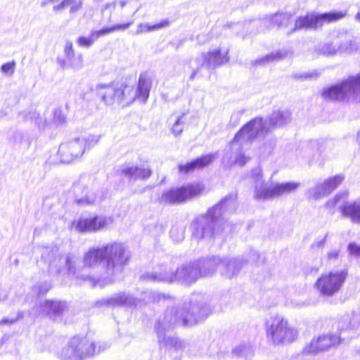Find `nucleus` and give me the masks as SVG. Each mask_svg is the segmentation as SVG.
I'll list each match as a JSON object with an SVG mask.
<instances>
[{"label":"nucleus","mask_w":360,"mask_h":360,"mask_svg":"<svg viewBox=\"0 0 360 360\" xmlns=\"http://www.w3.org/2000/svg\"><path fill=\"white\" fill-rule=\"evenodd\" d=\"M105 253V276L96 278L92 276L80 274L75 268L77 261L75 255L65 256L58 253L57 248H46L42 252V258L49 263L50 271L60 274L66 270L68 276L76 284L89 283L94 287H103L112 283L121 275L124 266L129 263L130 255L121 243L113 242L103 245Z\"/></svg>","instance_id":"nucleus-1"},{"label":"nucleus","mask_w":360,"mask_h":360,"mask_svg":"<svg viewBox=\"0 0 360 360\" xmlns=\"http://www.w3.org/2000/svg\"><path fill=\"white\" fill-rule=\"evenodd\" d=\"M210 309L205 302V297L200 293L192 295L189 303H185L183 309L168 308L156 323L155 330L161 345L169 349L180 351L185 347L183 341L177 338L166 336V332L176 326H191L207 317Z\"/></svg>","instance_id":"nucleus-2"},{"label":"nucleus","mask_w":360,"mask_h":360,"mask_svg":"<svg viewBox=\"0 0 360 360\" xmlns=\"http://www.w3.org/2000/svg\"><path fill=\"white\" fill-rule=\"evenodd\" d=\"M291 120V113L289 110L274 111L269 120H264L257 117L250 120L235 135L230 143V153H226L223 158L224 163L229 166L238 165L243 166L248 160L242 151V145L250 142L258 136L267 133L271 127H283Z\"/></svg>","instance_id":"nucleus-3"},{"label":"nucleus","mask_w":360,"mask_h":360,"mask_svg":"<svg viewBox=\"0 0 360 360\" xmlns=\"http://www.w3.org/2000/svg\"><path fill=\"white\" fill-rule=\"evenodd\" d=\"M236 195L226 196L205 214L197 216L191 224L192 238L197 241H209L221 233L224 228L220 218L226 212L236 209Z\"/></svg>","instance_id":"nucleus-4"},{"label":"nucleus","mask_w":360,"mask_h":360,"mask_svg":"<svg viewBox=\"0 0 360 360\" xmlns=\"http://www.w3.org/2000/svg\"><path fill=\"white\" fill-rule=\"evenodd\" d=\"M199 267V264L195 262H186L179 266L174 272L167 266H162L158 270L143 274L141 276V279L146 281L168 283L179 282L190 285L200 278Z\"/></svg>","instance_id":"nucleus-5"},{"label":"nucleus","mask_w":360,"mask_h":360,"mask_svg":"<svg viewBox=\"0 0 360 360\" xmlns=\"http://www.w3.org/2000/svg\"><path fill=\"white\" fill-rule=\"evenodd\" d=\"M252 177L255 180V184L254 198L259 200L278 198L295 191L300 186V183L293 181L276 184L272 186H267L264 184L262 169L259 167L252 171Z\"/></svg>","instance_id":"nucleus-6"},{"label":"nucleus","mask_w":360,"mask_h":360,"mask_svg":"<svg viewBox=\"0 0 360 360\" xmlns=\"http://www.w3.org/2000/svg\"><path fill=\"white\" fill-rule=\"evenodd\" d=\"M266 334L268 340L275 345L292 343L298 337L297 330L281 315L271 318L266 323Z\"/></svg>","instance_id":"nucleus-7"},{"label":"nucleus","mask_w":360,"mask_h":360,"mask_svg":"<svg viewBox=\"0 0 360 360\" xmlns=\"http://www.w3.org/2000/svg\"><path fill=\"white\" fill-rule=\"evenodd\" d=\"M105 348L101 345L96 348L95 343L86 338L75 337L61 349L59 356L61 360H82L98 354Z\"/></svg>","instance_id":"nucleus-8"},{"label":"nucleus","mask_w":360,"mask_h":360,"mask_svg":"<svg viewBox=\"0 0 360 360\" xmlns=\"http://www.w3.org/2000/svg\"><path fill=\"white\" fill-rule=\"evenodd\" d=\"M324 98L337 101H360V75L352 76L341 83L323 90Z\"/></svg>","instance_id":"nucleus-9"},{"label":"nucleus","mask_w":360,"mask_h":360,"mask_svg":"<svg viewBox=\"0 0 360 360\" xmlns=\"http://www.w3.org/2000/svg\"><path fill=\"white\" fill-rule=\"evenodd\" d=\"M347 11H334L317 14L309 13L303 16L298 17L292 27L286 32L290 34L293 32L300 30H316L323 26L325 23L335 22L345 17Z\"/></svg>","instance_id":"nucleus-10"},{"label":"nucleus","mask_w":360,"mask_h":360,"mask_svg":"<svg viewBox=\"0 0 360 360\" xmlns=\"http://www.w3.org/2000/svg\"><path fill=\"white\" fill-rule=\"evenodd\" d=\"M150 85L151 81L146 73L140 75L136 89L133 86L120 85L119 104L128 105L136 99L145 103L149 96Z\"/></svg>","instance_id":"nucleus-11"},{"label":"nucleus","mask_w":360,"mask_h":360,"mask_svg":"<svg viewBox=\"0 0 360 360\" xmlns=\"http://www.w3.org/2000/svg\"><path fill=\"white\" fill-rule=\"evenodd\" d=\"M347 275L346 269L330 271L322 274L316 280L314 286L321 296L330 297L341 290Z\"/></svg>","instance_id":"nucleus-12"},{"label":"nucleus","mask_w":360,"mask_h":360,"mask_svg":"<svg viewBox=\"0 0 360 360\" xmlns=\"http://www.w3.org/2000/svg\"><path fill=\"white\" fill-rule=\"evenodd\" d=\"M75 202L81 206L92 205L101 200V195L95 186L94 179L82 176L73 186Z\"/></svg>","instance_id":"nucleus-13"},{"label":"nucleus","mask_w":360,"mask_h":360,"mask_svg":"<svg viewBox=\"0 0 360 360\" xmlns=\"http://www.w3.org/2000/svg\"><path fill=\"white\" fill-rule=\"evenodd\" d=\"M229 49L226 47H219L210 50L207 53H202L191 61L193 70L191 79H193L200 68H216L229 60L228 56Z\"/></svg>","instance_id":"nucleus-14"},{"label":"nucleus","mask_w":360,"mask_h":360,"mask_svg":"<svg viewBox=\"0 0 360 360\" xmlns=\"http://www.w3.org/2000/svg\"><path fill=\"white\" fill-rule=\"evenodd\" d=\"M204 191L205 186L202 184H187L165 191L162 195L160 202L168 205L180 204L200 196Z\"/></svg>","instance_id":"nucleus-15"},{"label":"nucleus","mask_w":360,"mask_h":360,"mask_svg":"<svg viewBox=\"0 0 360 360\" xmlns=\"http://www.w3.org/2000/svg\"><path fill=\"white\" fill-rule=\"evenodd\" d=\"M113 224L112 216L94 214L75 220L72 227L78 233H98L110 229Z\"/></svg>","instance_id":"nucleus-16"},{"label":"nucleus","mask_w":360,"mask_h":360,"mask_svg":"<svg viewBox=\"0 0 360 360\" xmlns=\"http://www.w3.org/2000/svg\"><path fill=\"white\" fill-rule=\"evenodd\" d=\"M347 198V193L337 194L327 202L326 206L328 208H334L339 205V209L343 217H349L354 223L360 224V201L345 204Z\"/></svg>","instance_id":"nucleus-17"},{"label":"nucleus","mask_w":360,"mask_h":360,"mask_svg":"<svg viewBox=\"0 0 360 360\" xmlns=\"http://www.w3.org/2000/svg\"><path fill=\"white\" fill-rule=\"evenodd\" d=\"M84 151L85 146L79 141V138H75L62 143L58 153L62 162L70 163L81 158Z\"/></svg>","instance_id":"nucleus-18"},{"label":"nucleus","mask_w":360,"mask_h":360,"mask_svg":"<svg viewBox=\"0 0 360 360\" xmlns=\"http://www.w3.org/2000/svg\"><path fill=\"white\" fill-rule=\"evenodd\" d=\"M344 179L345 176L342 174L326 179L323 183L317 184L314 187L309 189L308 196L309 198L319 199L328 195L336 189Z\"/></svg>","instance_id":"nucleus-19"},{"label":"nucleus","mask_w":360,"mask_h":360,"mask_svg":"<svg viewBox=\"0 0 360 360\" xmlns=\"http://www.w3.org/2000/svg\"><path fill=\"white\" fill-rule=\"evenodd\" d=\"M345 338H341L335 335H324L314 338L303 350L304 354H314L320 352L327 350L330 347L335 346L340 342V340Z\"/></svg>","instance_id":"nucleus-20"},{"label":"nucleus","mask_w":360,"mask_h":360,"mask_svg":"<svg viewBox=\"0 0 360 360\" xmlns=\"http://www.w3.org/2000/svg\"><path fill=\"white\" fill-rule=\"evenodd\" d=\"M77 259L78 257L75 255ZM79 259H77L75 268L76 271L78 272L80 271V274H83L84 276H88L84 274L85 268H96L99 265H101L105 261V253H104V247L103 245L97 248H91L89 250L84 253L83 257V264L84 266L81 268H77V264Z\"/></svg>","instance_id":"nucleus-21"},{"label":"nucleus","mask_w":360,"mask_h":360,"mask_svg":"<svg viewBox=\"0 0 360 360\" xmlns=\"http://www.w3.org/2000/svg\"><path fill=\"white\" fill-rule=\"evenodd\" d=\"M96 305L98 307H115L120 306H134L141 307V302L140 300H137L131 295H126L124 293H119L110 297L103 298L96 302Z\"/></svg>","instance_id":"nucleus-22"},{"label":"nucleus","mask_w":360,"mask_h":360,"mask_svg":"<svg viewBox=\"0 0 360 360\" xmlns=\"http://www.w3.org/2000/svg\"><path fill=\"white\" fill-rule=\"evenodd\" d=\"M120 86L115 84H98L96 86L97 95L108 105L119 104Z\"/></svg>","instance_id":"nucleus-23"},{"label":"nucleus","mask_w":360,"mask_h":360,"mask_svg":"<svg viewBox=\"0 0 360 360\" xmlns=\"http://www.w3.org/2000/svg\"><path fill=\"white\" fill-rule=\"evenodd\" d=\"M244 264L245 262L241 259H221L219 271L224 276L231 278L239 273Z\"/></svg>","instance_id":"nucleus-24"},{"label":"nucleus","mask_w":360,"mask_h":360,"mask_svg":"<svg viewBox=\"0 0 360 360\" xmlns=\"http://www.w3.org/2000/svg\"><path fill=\"white\" fill-rule=\"evenodd\" d=\"M291 20L292 17L288 13H276L263 19L261 23L266 27V30L271 29L274 26H276L279 29L288 28L291 22Z\"/></svg>","instance_id":"nucleus-25"},{"label":"nucleus","mask_w":360,"mask_h":360,"mask_svg":"<svg viewBox=\"0 0 360 360\" xmlns=\"http://www.w3.org/2000/svg\"><path fill=\"white\" fill-rule=\"evenodd\" d=\"M292 51L290 49H283L275 52H272L265 56L261 57L254 60L252 64L255 66L264 65L269 63L278 62L291 57Z\"/></svg>","instance_id":"nucleus-26"},{"label":"nucleus","mask_w":360,"mask_h":360,"mask_svg":"<svg viewBox=\"0 0 360 360\" xmlns=\"http://www.w3.org/2000/svg\"><path fill=\"white\" fill-rule=\"evenodd\" d=\"M65 305L64 302L58 300L40 301L38 310L39 314L49 316H60Z\"/></svg>","instance_id":"nucleus-27"},{"label":"nucleus","mask_w":360,"mask_h":360,"mask_svg":"<svg viewBox=\"0 0 360 360\" xmlns=\"http://www.w3.org/2000/svg\"><path fill=\"white\" fill-rule=\"evenodd\" d=\"M221 262V259L217 256L196 261L195 263L200 266V277L212 275L217 268L220 269Z\"/></svg>","instance_id":"nucleus-28"},{"label":"nucleus","mask_w":360,"mask_h":360,"mask_svg":"<svg viewBox=\"0 0 360 360\" xmlns=\"http://www.w3.org/2000/svg\"><path fill=\"white\" fill-rule=\"evenodd\" d=\"M214 155L209 154L201 156L195 160L185 165H179V169L180 172L187 173L196 168H202L210 164L214 158Z\"/></svg>","instance_id":"nucleus-29"},{"label":"nucleus","mask_w":360,"mask_h":360,"mask_svg":"<svg viewBox=\"0 0 360 360\" xmlns=\"http://www.w3.org/2000/svg\"><path fill=\"white\" fill-rule=\"evenodd\" d=\"M340 54L352 55L360 51V43L356 38L338 41Z\"/></svg>","instance_id":"nucleus-30"},{"label":"nucleus","mask_w":360,"mask_h":360,"mask_svg":"<svg viewBox=\"0 0 360 360\" xmlns=\"http://www.w3.org/2000/svg\"><path fill=\"white\" fill-rule=\"evenodd\" d=\"M133 23V21H130L124 24H117L111 27H103L99 30H92L93 36L97 40L99 37L107 35L115 31L125 30L129 28Z\"/></svg>","instance_id":"nucleus-31"},{"label":"nucleus","mask_w":360,"mask_h":360,"mask_svg":"<svg viewBox=\"0 0 360 360\" xmlns=\"http://www.w3.org/2000/svg\"><path fill=\"white\" fill-rule=\"evenodd\" d=\"M169 22L167 20H164L159 23L150 25L148 23H140L137 26L136 34H141L143 32H150L155 30H158L163 27L169 26Z\"/></svg>","instance_id":"nucleus-32"},{"label":"nucleus","mask_w":360,"mask_h":360,"mask_svg":"<svg viewBox=\"0 0 360 360\" xmlns=\"http://www.w3.org/2000/svg\"><path fill=\"white\" fill-rule=\"evenodd\" d=\"M321 53L325 56H334L340 54L338 41L336 43H326L322 46Z\"/></svg>","instance_id":"nucleus-33"},{"label":"nucleus","mask_w":360,"mask_h":360,"mask_svg":"<svg viewBox=\"0 0 360 360\" xmlns=\"http://www.w3.org/2000/svg\"><path fill=\"white\" fill-rule=\"evenodd\" d=\"M252 348L248 344H241L235 347L233 350V354L236 356L247 357L249 355L252 354Z\"/></svg>","instance_id":"nucleus-34"},{"label":"nucleus","mask_w":360,"mask_h":360,"mask_svg":"<svg viewBox=\"0 0 360 360\" xmlns=\"http://www.w3.org/2000/svg\"><path fill=\"white\" fill-rule=\"evenodd\" d=\"M100 135L89 134L86 137L79 138V141L82 142L86 149H89L96 146L100 141Z\"/></svg>","instance_id":"nucleus-35"},{"label":"nucleus","mask_w":360,"mask_h":360,"mask_svg":"<svg viewBox=\"0 0 360 360\" xmlns=\"http://www.w3.org/2000/svg\"><path fill=\"white\" fill-rule=\"evenodd\" d=\"M96 41V39L95 37H94L93 32L91 31L89 36H88V37H84V36L79 37L77 39L76 42H77V45L80 47L89 48L90 46H91L94 44V43Z\"/></svg>","instance_id":"nucleus-36"},{"label":"nucleus","mask_w":360,"mask_h":360,"mask_svg":"<svg viewBox=\"0 0 360 360\" xmlns=\"http://www.w3.org/2000/svg\"><path fill=\"white\" fill-rule=\"evenodd\" d=\"M185 116V113H183L180 117H179L175 121L174 124L172 126V131L175 136L180 135L184 127V122L182 120L183 117Z\"/></svg>","instance_id":"nucleus-37"},{"label":"nucleus","mask_w":360,"mask_h":360,"mask_svg":"<svg viewBox=\"0 0 360 360\" xmlns=\"http://www.w3.org/2000/svg\"><path fill=\"white\" fill-rule=\"evenodd\" d=\"M70 65L76 70H79L83 66V56L82 53L75 54L72 58L68 60Z\"/></svg>","instance_id":"nucleus-38"},{"label":"nucleus","mask_w":360,"mask_h":360,"mask_svg":"<svg viewBox=\"0 0 360 360\" xmlns=\"http://www.w3.org/2000/svg\"><path fill=\"white\" fill-rule=\"evenodd\" d=\"M51 284L48 282H44L34 286L32 289L34 293H37L38 295H44L51 288Z\"/></svg>","instance_id":"nucleus-39"},{"label":"nucleus","mask_w":360,"mask_h":360,"mask_svg":"<svg viewBox=\"0 0 360 360\" xmlns=\"http://www.w3.org/2000/svg\"><path fill=\"white\" fill-rule=\"evenodd\" d=\"M136 166L127 165L122 169V174L130 179L136 180Z\"/></svg>","instance_id":"nucleus-40"},{"label":"nucleus","mask_w":360,"mask_h":360,"mask_svg":"<svg viewBox=\"0 0 360 360\" xmlns=\"http://www.w3.org/2000/svg\"><path fill=\"white\" fill-rule=\"evenodd\" d=\"M24 316V312L20 311L18 312V314L15 317H6L4 318L0 321V326L6 325V324H13L16 323L19 319H22Z\"/></svg>","instance_id":"nucleus-41"},{"label":"nucleus","mask_w":360,"mask_h":360,"mask_svg":"<svg viewBox=\"0 0 360 360\" xmlns=\"http://www.w3.org/2000/svg\"><path fill=\"white\" fill-rule=\"evenodd\" d=\"M136 179H146L149 177L151 174V171L148 167H139L136 166Z\"/></svg>","instance_id":"nucleus-42"},{"label":"nucleus","mask_w":360,"mask_h":360,"mask_svg":"<svg viewBox=\"0 0 360 360\" xmlns=\"http://www.w3.org/2000/svg\"><path fill=\"white\" fill-rule=\"evenodd\" d=\"M64 53L68 60L72 58L75 55V52L73 49L72 42L70 41H66L64 46Z\"/></svg>","instance_id":"nucleus-43"},{"label":"nucleus","mask_w":360,"mask_h":360,"mask_svg":"<svg viewBox=\"0 0 360 360\" xmlns=\"http://www.w3.org/2000/svg\"><path fill=\"white\" fill-rule=\"evenodd\" d=\"M15 62L14 60L4 63L1 67V70L3 73L6 75H13L15 71Z\"/></svg>","instance_id":"nucleus-44"},{"label":"nucleus","mask_w":360,"mask_h":360,"mask_svg":"<svg viewBox=\"0 0 360 360\" xmlns=\"http://www.w3.org/2000/svg\"><path fill=\"white\" fill-rule=\"evenodd\" d=\"M352 327H354V326L351 325L349 318L348 316L343 317L338 321V328L340 331L346 330Z\"/></svg>","instance_id":"nucleus-45"},{"label":"nucleus","mask_w":360,"mask_h":360,"mask_svg":"<svg viewBox=\"0 0 360 360\" xmlns=\"http://www.w3.org/2000/svg\"><path fill=\"white\" fill-rule=\"evenodd\" d=\"M68 6H70V13H75L78 11L82 6V0H68Z\"/></svg>","instance_id":"nucleus-46"},{"label":"nucleus","mask_w":360,"mask_h":360,"mask_svg":"<svg viewBox=\"0 0 360 360\" xmlns=\"http://www.w3.org/2000/svg\"><path fill=\"white\" fill-rule=\"evenodd\" d=\"M340 255V250L333 249L328 252L326 255V259L328 262L331 263L335 262Z\"/></svg>","instance_id":"nucleus-47"},{"label":"nucleus","mask_w":360,"mask_h":360,"mask_svg":"<svg viewBox=\"0 0 360 360\" xmlns=\"http://www.w3.org/2000/svg\"><path fill=\"white\" fill-rule=\"evenodd\" d=\"M348 250L351 255L359 257H360V245L354 243H351L348 245Z\"/></svg>","instance_id":"nucleus-48"},{"label":"nucleus","mask_w":360,"mask_h":360,"mask_svg":"<svg viewBox=\"0 0 360 360\" xmlns=\"http://www.w3.org/2000/svg\"><path fill=\"white\" fill-rule=\"evenodd\" d=\"M53 120L57 124H63L65 121V117L61 110L56 109L54 110Z\"/></svg>","instance_id":"nucleus-49"},{"label":"nucleus","mask_w":360,"mask_h":360,"mask_svg":"<svg viewBox=\"0 0 360 360\" xmlns=\"http://www.w3.org/2000/svg\"><path fill=\"white\" fill-rule=\"evenodd\" d=\"M318 76V73L314 71L302 75H295L294 77L299 79H312L317 78Z\"/></svg>","instance_id":"nucleus-50"},{"label":"nucleus","mask_w":360,"mask_h":360,"mask_svg":"<svg viewBox=\"0 0 360 360\" xmlns=\"http://www.w3.org/2000/svg\"><path fill=\"white\" fill-rule=\"evenodd\" d=\"M328 236V233H326L323 238L315 241L312 244V247L316 248H323L325 245V243L326 242V239H327Z\"/></svg>","instance_id":"nucleus-51"},{"label":"nucleus","mask_w":360,"mask_h":360,"mask_svg":"<svg viewBox=\"0 0 360 360\" xmlns=\"http://www.w3.org/2000/svg\"><path fill=\"white\" fill-rule=\"evenodd\" d=\"M68 0H63L59 4L53 6V10L55 12H58L68 6Z\"/></svg>","instance_id":"nucleus-52"},{"label":"nucleus","mask_w":360,"mask_h":360,"mask_svg":"<svg viewBox=\"0 0 360 360\" xmlns=\"http://www.w3.org/2000/svg\"><path fill=\"white\" fill-rule=\"evenodd\" d=\"M116 5H117V0H114L112 2H108L104 5L103 8H102L101 12L103 13V12H104V11H106L108 9H114L115 7L116 6Z\"/></svg>","instance_id":"nucleus-53"},{"label":"nucleus","mask_w":360,"mask_h":360,"mask_svg":"<svg viewBox=\"0 0 360 360\" xmlns=\"http://www.w3.org/2000/svg\"><path fill=\"white\" fill-rule=\"evenodd\" d=\"M273 148H274V143H273V142H271V143H268V144L265 146V148H264V150L262 151V153H263L264 155L269 154V153H271V151H272Z\"/></svg>","instance_id":"nucleus-54"},{"label":"nucleus","mask_w":360,"mask_h":360,"mask_svg":"<svg viewBox=\"0 0 360 360\" xmlns=\"http://www.w3.org/2000/svg\"><path fill=\"white\" fill-rule=\"evenodd\" d=\"M39 116V115L38 113L34 112L32 113H29L26 116V119L27 120H35L36 123H37L39 124V122H37Z\"/></svg>","instance_id":"nucleus-55"},{"label":"nucleus","mask_w":360,"mask_h":360,"mask_svg":"<svg viewBox=\"0 0 360 360\" xmlns=\"http://www.w3.org/2000/svg\"><path fill=\"white\" fill-rule=\"evenodd\" d=\"M259 257L258 253L255 251L251 252V255L249 258L250 261L256 262Z\"/></svg>","instance_id":"nucleus-56"},{"label":"nucleus","mask_w":360,"mask_h":360,"mask_svg":"<svg viewBox=\"0 0 360 360\" xmlns=\"http://www.w3.org/2000/svg\"><path fill=\"white\" fill-rule=\"evenodd\" d=\"M117 4L120 5V6L122 8L128 4V1L127 0H117Z\"/></svg>","instance_id":"nucleus-57"},{"label":"nucleus","mask_w":360,"mask_h":360,"mask_svg":"<svg viewBox=\"0 0 360 360\" xmlns=\"http://www.w3.org/2000/svg\"><path fill=\"white\" fill-rule=\"evenodd\" d=\"M58 62L62 68L65 67V61L63 59H58Z\"/></svg>","instance_id":"nucleus-58"},{"label":"nucleus","mask_w":360,"mask_h":360,"mask_svg":"<svg viewBox=\"0 0 360 360\" xmlns=\"http://www.w3.org/2000/svg\"><path fill=\"white\" fill-rule=\"evenodd\" d=\"M354 20L360 22V11H359L354 16Z\"/></svg>","instance_id":"nucleus-59"},{"label":"nucleus","mask_w":360,"mask_h":360,"mask_svg":"<svg viewBox=\"0 0 360 360\" xmlns=\"http://www.w3.org/2000/svg\"><path fill=\"white\" fill-rule=\"evenodd\" d=\"M48 4H50L49 2V0H44V1H42L41 3V6H45L46 5H47Z\"/></svg>","instance_id":"nucleus-60"},{"label":"nucleus","mask_w":360,"mask_h":360,"mask_svg":"<svg viewBox=\"0 0 360 360\" xmlns=\"http://www.w3.org/2000/svg\"><path fill=\"white\" fill-rule=\"evenodd\" d=\"M146 295H149V299L152 297L153 300H155V295L153 294V296H152V293L151 292H147L146 293Z\"/></svg>","instance_id":"nucleus-61"},{"label":"nucleus","mask_w":360,"mask_h":360,"mask_svg":"<svg viewBox=\"0 0 360 360\" xmlns=\"http://www.w3.org/2000/svg\"><path fill=\"white\" fill-rule=\"evenodd\" d=\"M204 354V353H203L202 352H199L198 353V354H199V355H202V354ZM194 355H197V354H196V353H195V354H194Z\"/></svg>","instance_id":"nucleus-62"},{"label":"nucleus","mask_w":360,"mask_h":360,"mask_svg":"<svg viewBox=\"0 0 360 360\" xmlns=\"http://www.w3.org/2000/svg\"><path fill=\"white\" fill-rule=\"evenodd\" d=\"M139 10V7L137 8L133 13V15Z\"/></svg>","instance_id":"nucleus-63"},{"label":"nucleus","mask_w":360,"mask_h":360,"mask_svg":"<svg viewBox=\"0 0 360 360\" xmlns=\"http://www.w3.org/2000/svg\"><path fill=\"white\" fill-rule=\"evenodd\" d=\"M318 271H319V268H318V267H317V268H316V269H314V272H315V273H316Z\"/></svg>","instance_id":"nucleus-64"}]
</instances>
